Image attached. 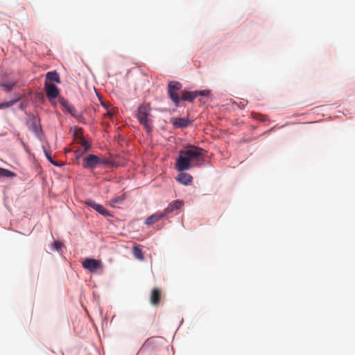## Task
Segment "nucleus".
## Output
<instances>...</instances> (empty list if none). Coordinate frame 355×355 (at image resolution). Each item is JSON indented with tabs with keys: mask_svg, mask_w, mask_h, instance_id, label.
<instances>
[{
	"mask_svg": "<svg viewBox=\"0 0 355 355\" xmlns=\"http://www.w3.org/2000/svg\"><path fill=\"white\" fill-rule=\"evenodd\" d=\"M162 291L159 288H154L151 291L150 302V304L155 306H157L161 300Z\"/></svg>",
	"mask_w": 355,
	"mask_h": 355,
	"instance_id": "8",
	"label": "nucleus"
},
{
	"mask_svg": "<svg viewBox=\"0 0 355 355\" xmlns=\"http://www.w3.org/2000/svg\"><path fill=\"white\" fill-rule=\"evenodd\" d=\"M165 216L164 214L162 212H157L155 214H152L151 216H148L145 221V224L147 225H151L156 222L159 221L162 218H163Z\"/></svg>",
	"mask_w": 355,
	"mask_h": 355,
	"instance_id": "11",
	"label": "nucleus"
},
{
	"mask_svg": "<svg viewBox=\"0 0 355 355\" xmlns=\"http://www.w3.org/2000/svg\"><path fill=\"white\" fill-rule=\"evenodd\" d=\"M44 152H45V155H46V157L47 158V159L52 164H53L54 166H61L60 164H59L58 162H55L53 159V157H51V153L46 152V150H44Z\"/></svg>",
	"mask_w": 355,
	"mask_h": 355,
	"instance_id": "24",
	"label": "nucleus"
},
{
	"mask_svg": "<svg viewBox=\"0 0 355 355\" xmlns=\"http://www.w3.org/2000/svg\"><path fill=\"white\" fill-rule=\"evenodd\" d=\"M253 117L262 122L266 121L268 120L267 116L257 113L254 114Z\"/></svg>",
	"mask_w": 355,
	"mask_h": 355,
	"instance_id": "23",
	"label": "nucleus"
},
{
	"mask_svg": "<svg viewBox=\"0 0 355 355\" xmlns=\"http://www.w3.org/2000/svg\"><path fill=\"white\" fill-rule=\"evenodd\" d=\"M184 205V201L180 200H176L171 202L166 208L163 211L165 216L171 213L175 210L180 209Z\"/></svg>",
	"mask_w": 355,
	"mask_h": 355,
	"instance_id": "9",
	"label": "nucleus"
},
{
	"mask_svg": "<svg viewBox=\"0 0 355 355\" xmlns=\"http://www.w3.org/2000/svg\"><path fill=\"white\" fill-rule=\"evenodd\" d=\"M82 265L85 269L88 270L91 272H94L97 269L101 268L103 267L102 262L101 260L90 258L85 259L83 261Z\"/></svg>",
	"mask_w": 355,
	"mask_h": 355,
	"instance_id": "5",
	"label": "nucleus"
},
{
	"mask_svg": "<svg viewBox=\"0 0 355 355\" xmlns=\"http://www.w3.org/2000/svg\"><path fill=\"white\" fill-rule=\"evenodd\" d=\"M30 128L36 135H39L40 132L41 131L40 120L34 116H32V119L31 121Z\"/></svg>",
	"mask_w": 355,
	"mask_h": 355,
	"instance_id": "14",
	"label": "nucleus"
},
{
	"mask_svg": "<svg viewBox=\"0 0 355 355\" xmlns=\"http://www.w3.org/2000/svg\"><path fill=\"white\" fill-rule=\"evenodd\" d=\"M54 245H55V248H56V250H59L60 248H61V243L58 241H55L54 243Z\"/></svg>",
	"mask_w": 355,
	"mask_h": 355,
	"instance_id": "29",
	"label": "nucleus"
},
{
	"mask_svg": "<svg viewBox=\"0 0 355 355\" xmlns=\"http://www.w3.org/2000/svg\"><path fill=\"white\" fill-rule=\"evenodd\" d=\"M124 200V196H117L115 198H113L110 201V205L112 207H115L116 205L121 203Z\"/></svg>",
	"mask_w": 355,
	"mask_h": 355,
	"instance_id": "22",
	"label": "nucleus"
},
{
	"mask_svg": "<svg viewBox=\"0 0 355 355\" xmlns=\"http://www.w3.org/2000/svg\"><path fill=\"white\" fill-rule=\"evenodd\" d=\"M86 205H87L89 207L93 208L95 209L97 212H98L100 214L107 216L110 215L109 211L102 205L97 204L95 201L92 200H87L85 202Z\"/></svg>",
	"mask_w": 355,
	"mask_h": 355,
	"instance_id": "7",
	"label": "nucleus"
},
{
	"mask_svg": "<svg viewBox=\"0 0 355 355\" xmlns=\"http://www.w3.org/2000/svg\"><path fill=\"white\" fill-rule=\"evenodd\" d=\"M157 340V338H148L146 343H145V346H150L151 345L154 344Z\"/></svg>",
	"mask_w": 355,
	"mask_h": 355,
	"instance_id": "26",
	"label": "nucleus"
},
{
	"mask_svg": "<svg viewBox=\"0 0 355 355\" xmlns=\"http://www.w3.org/2000/svg\"><path fill=\"white\" fill-rule=\"evenodd\" d=\"M17 83L15 81H4L1 83V86L3 89V90L6 92H8L10 91H12L15 87L16 86Z\"/></svg>",
	"mask_w": 355,
	"mask_h": 355,
	"instance_id": "19",
	"label": "nucleus"
},
{
	"mask_svg": "<svg viewBox=\"0 0 355 355\" xmlns=\"http://www.w3.org/2000/svg\"><path fill=\"white\" fill-rule=\"evenodd\" d=\"M132 254L138 260L143 261L144 259L142 249L138 245H135L132 248Z\"/></svg>",
	"mask_w": 355,
	"mask_h": 355,
	"instance_id": "17",
	"label": "nucleus"
},
{
	"mask_svg": "<svg viewBox=\"0 0 355 355\" xmlns=\"http://www.w3.org/2000/svg\"><path fill=\"white\" fill-rule=\"evenodd\" d=\"M22 97V94H15V98L12 100L0 103V110L8 108L14 105L16 103L19 101Z\"/></svg>",
	"mask_w": 355,
	"mask_h": 355,
	"instance_id": "13",
	"label": "nucleus"
},
{
	"mask_svg": "<svg viewBox=\"0 0 355 355\" xmlns=\"http://www.w3.org/2000/svg\"><path fill=\"white\" fill-rule=\"evenodd\" d=\"M82 145L84 147V153H86L90 148L91 146L90 144L85 141H83Z\"/></svg>",
	"mask_w": 355,
	"mask_h": 355,
	"instance_id": "27",
	"label": "nucleus"
},
{
	"mask_svg": "<svg viewBox=\"0 0 355 355\" xmlns=\"http://www.w3.org/2000/svg\"><path fill=\"white\" fill-rule=\"evenodd\" d=\"M182 84L178 81H171L168 84V89H171L178 92L182 89Z\"/></svg>",
	"mask_w": 355,
	"mask_h": 355,
	"instance_id": "20",
	"label": "nucleus"
},
{
	"mask_svg": "<svg viewBox=\"0 0 355 355\" xmlns=\"http://www.w3.org/2000/svg\"><path fill=\"white\" fill-rule=\"evenodd\" d=\"M101 104L106 110H108L109 108L113 107L112 105L107 104L105 102H101Z\"/></svg>",
	"mask_w": 355,
	"mask_h": 355,
	"instance_id": "28",
	"label": "nucleus"
},
{
	"mask_svg": "<svg viewBox=\"0 0 355 355\" xmlns=\"http://www.w3.org/2000/svg\"><path fill=\"white\" fill-rule=\"evenodd\" d=\"M44 89L46 96L49 99L56 98L59 95V89L54 84L46 81L44 83Z\"/></svg>",
	"mask_w": 355,
	"mask_h": 355,
	"instance_id": "6",
	"label": "nucleus"
},
{
	"mask_svg": "<svg viewBox=\"0 0 355 355\" xmlns=\"http://www.w3.org/2000/svg\"><path fill=\"white\" fill-rule=\"evenodd\" d=\"M205 150L201 148L190 146L181 150L176 159L175 168L181 172L196 166L198 162L204 161Z\"/></svg>",
	"mask_w": 355,
	"mask_h": 355,
	"instance_id": "1",
	"label": "nucleus"
},
{
	"mask_svg": "<svg viewBox=\"0 0 355 355\" xmlns=\"http://www.w3.org/2000/svg\"><path fill=\"white\" fill-rule=\"evenodd\" d=\"M59 103L70 113L73 116L78 117V114L74 106L70 105L64 98H59Z\"/></svg>",
	"mask_w": 355,
	"mask_h": 355,
	"instance_id": "10",
	"label": "nucleus"
},
{
	"mask_svg": "<svg viewBox=\"0 0 355 355\" xmlns=\"http://www.w3.org/2000/svg\"><path fill=\"white\" fill-rule=\"evenodd\" d=\"M178 92V91L173 90L171 89H168V94L170 98L177 107L179 106L180 102V98L179 97Z\"/></svg>",
	"mask_w": 355,
	"mask_h": 355,
	"instance_id": "16",
	"label": "nucleus"
},
{
	"mask_svg": "<svg viewBox=\"0 0 355 355\" xmlns=\"http://www.w3.org/2000/svg\"><path fill=\"white\" fill-rule=\"evenodd\" d=\"M109 162V160L106 158L99 157L96 155L90 154L83 158V166L85 168L93 171L99 166L108 164Z\"/></svg>",
	"mask_w": 355,
	"mask_h": 355,
	"instance_id": "3",
	"label": "nucleus"
},
{
	"mask_svg": "<svg viewBox=\"0 0 355 355\" xmlns=\"http://www.w3.org/2000/svg\"><path fill=\"white\" fill-rule=\"evenodd\" d=\"M15 176V173H14L13 172L8 169L0 168V177L12 178Z\"/></svg>",
	"mask_w": 355,
	"mask_h": 355,
	"instance_id": "21",
	"label": "nucleus"
},
{
	"mask_svg": "<svg viewBox=\"0 0 355 355\" xmlns=\"http://www.w3.org/2000/svg\"><path fill=\"white\" fill-rule=\"evenodd\" d=\"M46 79H48L51 81H54L57 83H60V78L59 74L55 71L48 72L46 73Z\"/></svg>",
	"mask_w": 355,
	"mask_h": 355,
	"instance_id": "18",
	"label": "nucleus"
},
{
	"mask_svg": "<svg viewBox=\"0 0 355 355\" xmlns=\"http://www.w3.org/2000/svg\"><path fill=\"white\" fill-rule=\"evenodd\" d=\"M176 180L179 182H180L184 185H189L192 182L193 178L189 173H180L176 178Z\"/></svg>",
	"mask_w": 355,
	"mask_h": 355,
	"instance_id": "12",
	"label": "nucleus"
},
{
	"mask_svg": "<svg viewBox=\"0 0 355 355\" xmlns=\"http://www.w3.org/2000/svg\"><path fill=\"white\" fill-rule=\"evenodd\" d=\"M209 94V91L202 90V91H182L180 100L186 101L189 102H193L194 99L198 96H207Z\"/></svg>",
	"mask_w": 355,
	"mask_h": 355,
	"instance_id": "4",
	"label": "nucleus"
},
{
	"mask_svg": "<svg viewBox=\"0 0 355 355\" xmlns=\"http://www.w3.org/2000/svg\"><path fill=\"white\" fill-rule=\"evenodd\" d=\"M115 113V107H112L111 108H109L107 110V112L104 114L105 116H108L110 118H112V116Z\"/></svg>",
	"mask_w": 355,
	"mask_h": 355,
	"instance_id": "25",
	"label": "nucleus"
},
{
	"mask_svg": "<svg viewBox=\"0 0 355 355\" xmlns=\"http://www.w3.org/2000/svg\"><path fill=\"white\" fill-rule=\"evenodd\" d=\"M151 108L149 103H143L139 107L137 118L139 123L144 126L147 132L152 130L153 121L149 118Z\"/></svg>",
	"mask_w": 355,
	"mask_h": 355,
	"instance_id": "2",
	"label": "nucleus"
},
{
	"mask_svg": "<svg viewBox=\"0 0 355 355\" xmlns=\"http://www.w3.org/2000/svg\"><path fill=\"white\" fill-rule=\"evenodd\" d=\"M173 125L176 128H186L189 125V121L184 118H175L172 121Z\"/></svg>",
	"mask_w": 355,
	"mask_h": 355,
	"instance_id": "15",
	"label": "nucleus"
}]
</instances>
